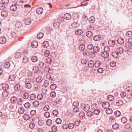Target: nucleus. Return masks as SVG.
Wrapping results in <instances>:
<instances>
[{
	"label": "nucleus",
	"mask_w": 132,
	"mask_h": 132,
	"mask_svg": "<svg viewBox=\"0 0 132 132\" xmlns=\"http://www.w3.org/2000/svg\"><path fill=\"white\" fill-rule=\"evenodd\" d=\"M25 87L27 89H30L32 87V83L31 81V79L29 78H27L25 80Z\"/></svg>",
	"instance_id": "1"
},
{
	"label": "nucleus",
	"mask_w": 132,
	"mask_h": 132,
	"mask_svg": "<svg viewBox=\"0 0 132 132\" xmlns=\"http://www.w3.org/2000/svg\"><path fill=\"white\" fill-rule=\"evenodd\" d=\"M124 128L128 130L129 131H132V127L131 124L129 123H127L125 126Z\"/></svg>",
	"instance_id": "2"
},
{
	"label": "nucleus",
	"mask_w": 132,
	"mask_h": 132,
	"mask_svg": "<svg viewBox=\"0 0 132 132\" xmlns=\"http://www.w3.org/2000/svg\"><path fill=\"white\" fill-rule=\"evenodd\" d=\"M101 56L103 57L106 58L109 56V53L108 52H102L101 53Z\"/></svg>",
	"instance_id": "3"
},
{
	"label": "nucleus",
	"mask_w": 132,
	"mask_h": 132,
	"mask_svg": "<svg viewBox=\"0 0 132 132\" xmlns=\"http://www.w3.org/2000/svg\"><path fill=\"white\" fill-rule=\"evenodd\" d=\"M102 105L103 108L105 109L108 108L110 106L109 103L107 102H104L102 103Z\"/></svg>",
	"instance_id": "4"
},
{
	"label": "nucleus",
	"mask_w": 132,
	"mask_h": 132,
	"mask_svg": "<svg viewBox=\"0 0 132 132\" xmlns=\"http://www.w3.org/2000/svg\"><path fill=\"white\" fill-rule=\"evenodd\" d=\"M108 44L112 47H113L115 45V41L112 40H110L108 41Z\"/></svg>",
	"instance_id": "5"
},
{
	"label": "nucleus",
	"mask_w": 132,
	"mask_h": 132,
	"mask_svg": "<svg viewBox=\"0 0 132 132\" xmlns=\"http://www.w3.org/2000/svg\"><path fill=\"white\" fill-rule=\"evenodd\" d=\"M71 26L73 28H75L79 27L80 26V24L77 22H76L72 23L71 24Z\"/></svg>",
	"instance_id": "6"
},
{
	"label": "nucleus",
	"mask_w": 132,
	"mask_h": 132,
	"mask_svg": "<svg viewBox=\"0 0 132 132\" xmlns=\"http://www.w3.org/2000/svg\"><path fill=\"white\" fill-rule=\"evenodd\" d=\"M71 18V15L69 13L65 14L64 16V18L66 20H69Z\"/></svg>",
	"instance_id": "7"
},
{
	"label": "nucleus",
	"mask_w": 132,
	"mask_h": 132,
	"mask_svg": "<svg viewBox=\"0 0 132 132\" xmlns=\"http://www.w3.org/2000/svg\"><path fill=\"white\" fill-rule=\"evenodd\" d=\"M43 9L42 7H39L36 10L37 14H42L43 12Z\"/></svg>",
	"instance_id": "8"
},
{
	"label": "nucleus",
	"mask_w": 132,
	"mask_h": 132,
	"mask_svg": "<svg viewBox=\"0 0 132 132\" xmlns=\"http://www.w3.org/2000/svg\"><path fill=\"white\" fill-rule=\"evenodd\" d=\"M31 22V19L29 18H27L25 20V23L27 25L30 24Z\"/></svg>",
	"instance_id": "9"
},
{
	"label": "nucleus",
	"mask_w": 132,
	"mask_h": 132,
	"mask_svg": "<svg viewBox=\"0 0 132 132\" xmlns=\"http://www.w3.org/2000/svg\"><path fill=\"white\" fill-rule=\"evenodd\" d=\"M38 44L36 41H34L31 43V45L32 47L33 48H35L38 46Z\"/></svg>",
	"instance_id": "10"
},
{
	"label": "nucleus",
	"mask_w": 132,
	"mask_h": 132,
	"mask_svg": "<svg viewBox=\"0 0 132 132\" xmlns=\"http://www.w3.org/2000/svg\"><path fill=\"white\" fill-rule=\"evenodd\" d=\"M89 51L87 50H85L83 52V54L85 57L89 56Z\"/></svg>",
	"instance_id": "11"
},
{
	"label": "nucleus",
	"mask_w": 132,
	"mask_h": 132,
	"mask_svg": "<svg viewBox=\"0 0 132 132\" xmlns=\"http://www.w3.org/2000/svg\"><path fill=\"white\" fill-rule=\"evenodd\" d=\"M1 15L3 17L5 18L7 15V12L5 10H3L1 13Z\"/></svg>",
	"instance_id": "12"
},
{
	"label": "nucleus",
	"mask_w": 132,
	"mask_h": 132,
	"mask_svg": "<svg viewBox=\"0 0 132 132\" xmlns=\"http://www.w3.org/2000/svg\"><path fill=\"white\" fill-rule=\"evenodd\" d=\"M9 110L11 111H13L15 110V109L13 104H10L9 106Z\"/></svg>",
	"instance_id": "13"
},
{
	"label": "nucleus",
	"mask_w": 132,
	"mask_h": 132,
	"mask_svg": "<svg viewBox=\"0 0 132 132\" xmlns=\"http://www.w3.org/2000/svg\"><path fill=\"white\" fill-rule=\"evenodd\" d=\"M51 119H48L46 121V124L48 126H50L51 125L52 123V120L53 121L54 120L53 118H51Z\"/></svg>",
	"instance_id": "14"
},
{
	"label": "nucleus",
	"mask_w": 132,
	"mask_h": 132,
	"mask_svg": "<svg viewBox=\"0 0 132 132\" xmlns=\"http://www.w3.org/2000/svg\"><path fill=\"white\" fill-rule=\"evenodd\" d=\"M93 50V51L95 53H97L99 52L100 51V48L98 46H95L94 47Z\"/></svg>",
	"instance_id": "15"
},
{
	"label": "nucleus",
	"mask_w": 132,
	"mask_h": 132,
	"mask_svg": "<svg viewBox=\"0 0 132 132\" xmlns=\"http://www.w3.org/2000/svg\"><path fill=\"white\" fill-rule=\"evenodd\" d=\"M6 41V38L4 37H2L0 38V43L3 44L5 43Z\"/></svg>",
	"instance_id": "16"
},
{
	"label": "nucleus",
	"mask_w": 132,
	"mask_h": 132,
	"mask_svg": "<svg viewBox=\"0 0 132 132\" xmlns=\"http://www.w3.org/2000/svg\"><path fill=\"white\" fill-rule=\"evenodd\" d=\"M43 78L40 76L38 77L36 79V82L38 83H41L43 81Z\"/></svg>",
	"instance_id": "17"
},
{
	"label": "nucleus",
	"mask_w": 132,
	"mask_h": 132,
	"mask_svg": "<svg viewBox=\"0 0 132 132\" xmlns=\"http://www.w3.org/2000/svg\"><path fill=\"white\" fill-rule=\"evenodd\" d=\"M124 39L122 38H118L117 40V42L118 44H123L124 42Z\"/></svg>",
	"instance_id": "18"
},
{
	"label": "nucleus",
	"mask_w": 132,
	"mask_h": 132,
	"mask_svg": "<svg viewBox=\"0 0 132 132\" xmlns=\"http://www.w3.org/2000/svg\"><path fill=\"white\" fill-rule=\"evenodd\" d=\"M15 76L14 75H12L9 76V79L10 81H13L15 80Z\"/></svg>",
	"instance_id": "19"
},
{
	"label": "nucleus",
	"mask_w": 132,
	"mask_h": 132,
	"mask_svg": "<svg viewBox=\"0 0 132 132\" xmlns=\"http://www.w3.org/2000/svg\"><path fill=\"white\" fill-rule=\"evenodd\" d=\"M94 65L95 67L98 68L101 64V62L99 60L96 61H95V63H94Z\"/></svg>",
	"instance_id": "20"
},
{
	"label": "nucleus",
	"mask_w": 132,
	"mask_h": 132,
	"mask_svg": "<svg viewBox=\"0 0 132 132\" xmlns=\"http://www.w3.org/2000/svg\"><path fill=\"white\" fill-rule=\"evenodd\" d=\"M44 63L42 61H39L37 64V65L40 68H42L44 66Z\"/></svg>",
	"instance_id": "21"
},
{
	"label": "nucleus",
	"mask_w": 132,
	"mask_h": 132,
	"mask_svg": "<svg viewBox=\"0 0 132 132\" xmlns=\"http://www.w3.org/2000/svg\"><path fill=\"white\" fill-rule=\"evenodd\" d=\"M9 92L7 91L4 90L2 93V96L4 97H6L8 95Z\"/></svg>",
	"instance_id": "22"
},
{
	"label": "nucleus",
	"mask_w": 132,
	"mask_h": 132,
	"mask_svg": "<svg viewBox=\"0 0 132 132\" xmlns=\"http://www.w3.org/2000/svg\"><path fill=\"white\" fill-rule=\"evenodd\" d=\"M2 87L3 89L4 90H6L8 88L9 86L8 85L4 83L2 84Z\"/></svg>",
	"instance_id": "23"
},
{
	"label": "nucleus",
	"mask_w": 132,
	"mask_h": 132,
	"mask_svg": "<svg viewBox=\"0 0 132 132\" xmlns=\"http://www.w3.org/2000/svg\"><path fill=\"white\" fill-rule=\"evenodd\" d=\"M17 7L16 6L14 5H11L10 7V9L11 11H14L16 10Z\"/></svg>",
	"instance_id": "24"
},
{
	"label": "nucleus",
	"mask_w": 132,
	"mask_h": 132,
	"mask_svg": "<svg viewBox=\"0 0 132 132\" xmlns=\"http://www.w3.org/2000/svg\"><path fill=\"white\" fill-rule=\"evenodd\" d=\"M88 67L90 68H92L94 65V62L93 60H90L88 62Z\"/></svg>",
	"instance_id": "25"
},
{
	"label": "nucleus",
	"mask_w": 132,
	"mask_h": 132,
	"mask_svg": "<svg viewBox=\"0 0 132 132\" xmlns=\"http://www.w3.org/2000/svg\"><path fill=\"white\" fill-rule=\"evenodd\" d=\"M29 96V94L28 93L26 92L24 93L23 95V98L24 99H27Z\"/></svg>",
	"instance_id": "26"
},
{
	"label": "nucleus",
	"mask_w": 132,
	"mask_h": 132,
	"mask_svg": "<svg viewBox=\"0 0 132 132\" xmlns=\"http://www.w3.org/2000/svg\"><path fill=\"white\" fill-rule=\"evenodd\" d=\"M18 32L16 31H13L11 34V36L12 38H14L17 36Z\"/></svg>",
	"instance_id": "27"
},
{
	"label": "nucleus",
	"mask_w": 132,
	"mask_h": 132,
	"mask_svg": "<svg viewBox=\"0 0 132 132\" xmlns=\"http://www.w3.org/2000/svg\"><path fill=\"white\" fill-rule=\"evenodd\" d=\"M117 52L118 53L122 54L123 52V49L121 47L118 48L117 50Z\"/></svg>",
	"instance_id": "28"
},
{
	"label": "nucleus",
	"mask_w": 132,
	"mask_h": 132,
	"mask_svg": "<svg viewBox=\"0 0 132 132\" xmlns=\"http://www.w3.org/2000/svg\"><path fill=\"white\" fill-rule=\"evenodd\" d=\"M123 103V102L121 100H119L117 101L116 102V104L117 106H119L122 105Z\"/></svg>",
	"instance_id": "29"
},
{
	"label": "nucleus",
	"mask_w": 132,
	"mask_h": 132,
	"mask_svg": "<svg viewBox=\"0 0 132 132\" xmlns=\"http://www.w3.org/2000/svg\"><path fill=\"white\" fill-rule=\"evenodd\" d=\"M112 55L113 57L115 58H117L119 56L118 53L116 52H113L112 53Z\"/></svg>",
	"instance_id": "30"
},
{
	"label": "nucleus",
	"mask_w": 132,
	"mask_h": 132,
	"mask_svg": "<svg viewBox=\"0 0 132 132\" xmlns=\"http://www.w3.org/2000/svg\"><path fill=\"white\" fill-rule=\"evenodd\" d=\"M83 33L81 29H79L76 30L75 31V34L77 35H81Z\"/></svg>",
	"instance_id": "31"
},
{
	"label": "nucleus",
	"mask_w": 132,
	"mask_h": 132,
	"mask_svg": "<svg viewBox=\"0 0 132 132\" xmlns=\"http://www.w3.org/2000/svg\"><path fill=\"white\" fill-rule=\"evenodd\" d=\"M90 108V106L88 104L85 105L84 108V110L86 112L88 111Z\"/></svg>",
	"instance_id": "32"
},
{
	"label": "nucleus",
	"mask_w": 132,
	"mask_h": 132,
	"mask_svg": "<svg viewBox=\"0 0 132 132\" xmlns=\"http://www.w3.org/2000/svg\"><path fill=\"white\" fill-rule=\"evenodd\" d=\"M24 111V108L22 107H21L19 108L18 110V112L20 114L23 113Z\"/></svg>",
	"instance_id": "33"
},
{
	"label": "nucleus",
	"mask_w": 132,
	"mask_h": 132,
	"mask_svg": "<svg viewBox=\"0 0 132 132\" xmlns=\"http://www.w3.org/2000/svg\"><path fill=\"white\" fill-rule=\"evenodd\" d=\"M32 104L34 106L37 107L39 105V102L38 101H34L33 102Z\"/></svg>",
	"instance_id": "34"
},
{
	"label": "nucleus",
	"mask_w": 132,
	"mask_h": 132,
	"mask_svg": "<svg viewBox=\"0 0 132 132\" xmlns=\"http://www.w3.org/2000/svg\"><path fill=\"white\" fill-rule=\"evenodd\" d=\"M22 25V23L21 22H16L15 25L16 27L18 28H20Z\"/></svg>",
	"instance_id": "35"
},
{
	"label": "nucleus",
	"mask_w": 132,
	"mask_h": 132,
	"mask_svg": "<svg viewBox=\"0 0 132 132\" xmlns=\"http://www.w3.org/2000/svg\"><path fill=\"white\" fill-rule=\"evenodd\" d=\"M79 50L81 51H84L85 49V46L84 44H81L79 47Z\"/></svg>",
	"instance_id": "36"
},
{
	"label": "nucleus",
	"mask_w": 132,
	"mask_h": 132,
	"mask_svg": "<svg viewBox=\"0 0 132 132\" xmlns=\"http://www.w3.org/2000/svg\"><path fill=\"white\" fill-rule=\"evenodd\" d=\"M39 71V68L37 66L34 67L33 68V71L34 73H37Z\"/></svg>",
	"instance_id": "37"
},
{
	"label": "nucleus",
	"mask_w": 132,
	"mask_h": 132,
	"mask_svg": "<svg viewBox=\"0 0 132 132\" xmlns=\"http://www.w3.org/2000/svg\"><path fill=\"white\" fill-rule=\"evenodd\" d=\"M73 18L74 19H77L79 18V15L77 13H75L73 14Z\"/></svg>",
	"instance_id": "38"
},
{
	"label": "nucleus",
	"mask_w": 132,
	"mask_h": 132,
	"mask_svg": "<svg viewBox=\"0 0 132 132\" xmlns=\"http://www.w3.org/2000/svg\"><path fill=\"white\" fill-rule=\"evenodd\" d=\"M86 35L88 37H90L93 35L92 32L91 31H88L86 32Z\"/></svg>",
	"instance_id": "39"
},
{
	"label": "nucleus",
	"mask_w": 132,
	"mask_h": 132,
	"mask_svg": "<svg viewBox=\"0 0 132 132\" xmlns=\"http://www.w3.org/2000/svg\"><path fill=\"white\" fill-rule=\"evenodd\" d=\"M20 85L18 84L16 85L14 87V89L16 91L19 90L20 89Z\"/></svg>",
	"instance_id": "40"
},
{
	"label": "nucleus",
	"mask_w": 132,
	"mask_h": 132,
	"mask_svg": "<svg viewBox=\"0 0 132 132\" xmlns=\"http://www.w3.org/2000/svg\"><path fill=\"white\" fill-rule=\"evenodd\" d=\"M44 36V34L42 32L39 33L37 36V38L38 39H40L43 38Z\"/></svg>",
	"instance_id": "41"
},
{
	"label": "nucleus",
	"mask_w": 132,
	"mask_h": 132,
	"mask_svg": "<svg viewBox=\"0 0 132 132\" xmlns=\"http://www.w3.org/2000/svg\"><path fill=\"white\" fill-rule=\"evenodd\" d=\"M106 113L108 114H111L112 112V110L111 109H108L106 111Z\"/></svg>",
	"instance_id": "42"
},
{
	"label": "nucleus",
	"mask_w": 132,
	"mask_h": 132,
	"mask_svg": "<svg viewBox=\"0 0 132 132\" xmlns=\"http://www.w3.org/2000/svg\"><path fill=\"white\" fill-rule=\"evenodd\" d=\"M48 42L47 41H45L43 44V47L45 48H47L48 46Z\"/></svg>",
	"instance_id": "43"
},
{
	"label": "nucleus",
	"mask_w": 132,
	"mask_h": 132,
	"mask_svg": "<svg viewBox=\"0 0 132 132\" xmlns=\"http://www.w3.org/2000/svg\"><path fill=\"white\" fill-rule=\"evenodd\" d=\"M21 54L20 52H16L15 55V58H19L21 57Z\"/></svg>",
	"instance_id": "44"
},
{
	"label": "nucleus",
	"mask_w": 132,
	"mask_h": 132,
	"mask_svg": "<svg viewBox=\"0 0 132 132\" xmlns=\"http://www.w3.org/2000/svg\"><path fill=\"white\" fill-rule=\"evenodd\" d=\"M30 99L31 100H34L36 97V95L35 94H32L30 96Z\"/></svg>",
	"instance_id": "45"
},
{
	"label": "nucleus",
	"mask_w": 132,
	"mask_h": 132,
	"mask_svg": "<svg viewBox=\"0 0 132 132\" xmlns=\"http://www.w3.org/2000/svg\"><path fill=\"white\" fill-rule=\"evenodd\" d=\"M95 19L94 17L92 16L90 17L89 19V21L91 23H93L95 21Z\"/></svg>",
	"instance_id": "46"
},
{
	"label": "nucleus",
	"mask_w": 132,
	"mask_h": 132,
	"mask_svg": "<svg viewBox=\"0 0 132 132\" xmlns=\"http://www.w3.org/2000/svg\"><path fill=\"white\" fill-rule=\"evenodd\" d=\"M127 121V118L125 117H122L121 119V122L123 123H125Z\"/></svg>",
	"instance_id": "47"
},
{
	"label": "nucleus",
	"mask_w": 132,
	"mask_h": 132,
	"mask_svg": "<svg viewBox=\"0 0 132 132\" xmlns=\"http://www.w3.org/2000/svg\"><path fill=\"white\" fill-rule=\"evenodd\" d=\"M114 114L116 117H119L120 116L121 113L119 111H116L114 112Z\"/></svg>",
	"instance_id": "48"
},
{
	"label": "nucleus",
	"mask_w": 132,
	"mask_h": 132,
	"mask_svg": "<svg viewBox=\"0 0 132 132\" xmlns=\"http://www.w3.org/2000/svg\"><path fill=\"white\" fill-rule=\"evenodd\" d=\"M107 99L110 101H112L114 100V97L111 95H109L107 97Z\"/></svg>",
	"instance_id": "49"
},
{
	"label": "nucleus",
	"mask_w": 132,
	"mask_h": 132,
	"mask_svg": "<svg viewBox=\"0 0 132 132\" xmlns=\"http://www.w3.org/2000/svg\"><path fill=\"white\" fill-rule=\"evenodd\" d=\"M49 109L50 106L48 105H45L43 108L44 110L45 111H48Z\"/></svg>",
	"instance_id": "50"
},
{
	"label": "nucleus",
	"mask_w": 132,
	"mask_h": 132,
	"mask_svg": "<svg viewBox=\"0 0 132 132\" xmlns=\"http://www.w3.org/2000/svg\"><path fill=\"white\" fill-rule=\"evenodd\" d=\"M28 61V59L26 56H24L22 59L23 62L24 63H26Z\"/></svg>",
	"instance_id": "51"
},
{
	"label": "nucleus",
	"mask_w": 132,
	"mask_h": 132,
	"mask_svg": "<svg viewBox=\"0 0 132 132\" xmlns=\"http://www.w3.org/2000/svg\"><path fill=\"white\" fill-rule=\"evenodd\" d=\"M49 82L47 80H45L44 84V87H47L49 86Z\"/></svg>",
	"instance_id": "52"
},
{
	"label": "nucleus",
	"mask_w": 132,
	"mask_h": 132,
	"mask_svg": "<svg viewBox=\"0 0 132 132\" xmlns=\"http://www.w3.org/2000/svg\"><path fill=\"white\" fill-rule=\"evenodd\" d=\"M101 37L100 35H96L94 37V40L95 41H98L100 39Z\"/></svg>",
	"instance_id": "53"
},
{
	"label": "nucleus",
	"mask_w": 132,
	"mask_h": 132,
	"mask_svg": "<svg viewBox=\"0 0 132 132\" xmlns=\"http://www.w3.org/2000/svg\"><path fill=\"white\" fill-rule=\"evenodd\" d=\"M86 115L87 117H90L93 115V113L92 112L89 111L86 113Z\"/></svg>",
	"instance_id": "54"
},
{
	"label": "nucleus",
	"mask_w": 132,
	"mask_h": 132,
	"mask_svg": "<svg viewBox=\"0 0 132 132\" xmlns=\"http://www.w3.org/2000/svg\"><path fill=\"white\" fill-rule=\"evenodd\" d=\"M112 127L114 129H117L119 128V125L117 123H115L112 126Z\"/></svg>",
	"instance_id": "55"
},
{
	"label": "nucleus",
	"mask_w": 132,
	"mask_h": 132,
	"mask_svg": "<svg viewBox=\"0 0 132 132\" xmlns=\"http://www.w3.org/2000/svg\"><path fill=\"white\" fill-rule=\"evenodd\" d=\"M31 60L33 62H36L38 59V58L36 56H33L31 58Z\"/></svg>",
	"instance_id": "56"
},
{
	"label": "nucleus",
	"mask_w": 132,
	"mask_h": 132,
	"mask_svg": "<svg viewBox=\"0 0 132 132\" xmlns=\"http://www.w3.org/2000/svg\"><path fill=\"white\" fill-rule=\"evenodd\" d=\"M17 101V98L15 96H13L11 99V101L12 103H14Z\"/></svg>",
	"instance_id": "57"
},
{
	"label": "nucleus",
	"mask_w": 132,
	"mask_h": 132,
	"mask_svg": "<svg viewBox=\"0 0 132 132\" xmlns=\"http://www.w3.org/2000/svg\"><path fill=\"white\" fill-rule=\"evenodd\" d=\"M10 64L9 62H6L5 63L4 67L5 68H7L10 67Z\"/></svg>",
	"instance_id": "58"
},
{
	"label": "nucleus",
	"mask_w": 132,
	"mask_h": 132,
	"mask_svg": "<svg viewBox=\"0 0 132 132\" xmlns=\"http://www.w3.org/2000/svg\"><path fill=\"white\" fill-rule=\"evenodd\" d=\"M56 87V85L55 84H53L50 86V88L52 90L55 89Z\"/></svg>",
	"instance_id": "59"
},
{
	"label": "nucleus",
	"mask_w": 132,
	"mask_h": 132,
	"mask_svg": "<svg viewBox=\"0 0 132 132\" xmlns=\"http://www.w3.org/2000/svg\"><path fill=\"white\" fill-rule=\"evenodd\" d=\"M104 52H108L110 51V48L108 46H105L104 47Z\"/></svg>",
	"instance_id": "60"
},
{
	"label": "nucleus",
	"mask_w": 132,
	"mask_h": 132,
	"mask_svg": "<svg viewBox=\"0 0 132 132\" xmlns=\"http://www.w3.org/2000/svg\"><path fill=\"white\" fill-rule=\"evenodd\" d=\"M30 106V104L28 102H27L24 104V106L27 109L29 108Z\"/></svg>",
	"instance_id": "61"
},
{
	"label": "nucleus",
	"mask_w": 132,
	"mask_h": 132,
	"mask_svg": "<svg viewBox=\"0 0 132 132\" xmlns=\"http://www.w3.org/2000/svg\"><path fill=\"white\" fill-rule=\"evenodd\" d=\"M100 113V111L98 109L95 110L93 111V113L94 114L98 115Z\"/></svg>",
	"instance_id": "62"
},
{
	"label": "nucleus",
	"mask_w": 132,
	"mask_h": 132,
	"mask_svg": "<svg viewBox=\"0 0 132 132\" xmlns=\"http://www.w3.org/2000/svg\"><path fill=\"white\" fill-rule=\"evenodd\" d=\"M126 36L128 37H129L132 35V32L131 31H127L126 34Z\"/></svg>",
	"instance_id": "63"
},
{
	"label": "nucleus",
	"mask_w": 132,
	"mask_h": 132,
	"mask_svg": "<svg viewBox=\"0 0 132 132\" xmlns=\"http://www.w3.org/2000/svg\"><path fill=\"white\" fill-rule=\"evenodd\" d=\"M37 97L38 100H41L43 98V96L42 94H40L37 95Z\"/></svg>",
	"instance_id": "64"
}]
</instances>
